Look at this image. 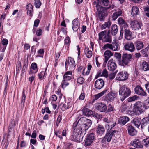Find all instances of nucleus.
I'll return each mask as SVG.
<instances>
[{
	"mask_svg": "<svg viewBox=\"0 0 149 149\" xmlns=\"http://www.w3.org/2000/svg\"><path fill=\"white\" fill-rule=\"evenodd\" d=\"M120 100L122 102L131 95L130 88L125 85L120 86L118 91Z\"/></svg>",
	"mask_w": 149,
	"mask_h": 149,
	"instance_id": "1",
	"label": "nucleus"
},
{
	"mask_svg": "<svg viewBox=\"0 0 149 149\" xmlns=\"http://www.w3.org/2000/svg\"><path fill=\"white\" fill-rule=\"evenodd\" d=\"M84 131L83 132L82 129H74L72 131V135L70 137L71 139L76 142H80L82 141Z\"/></svg>",
	"mask_w": 149,
	"mask_h": 149,
	"instance_id": "2",
	"label": "nucleus"
},
{
	"mask_svg": "<svg viewBox=\"0 0 149 149\" xmlns=\"http://www.w3.org/2000/svg\"><path fill=\"white\" fill-rule=\"evenodd\" d=\"M78 124L80 125V127L81 128L82 130L86 131L91 126L92 122L90 119L85 117H82L78 121Z\"/></svg>",
	"mask_w": 149,
	"mask_h": 149,
	"instance_id": "3",
	"label": "nucleus"
},
{
	"mask_svg": "<svg viewBox=\"0 0 149 149\" xmlns=\"http://www.w3.org/2000/svg\"><path fill=\"white\" fill-rule=\"evenodd\" d=\"M132 58V55L131 54L123 53L122 56V59L119 61L118 63L123 66L127 65L131 61Z\"/></svg>",
	"mask_w": 149,
	"mask_h": 149,
	"instance_id": "4",
	"label": "nucleus"
},
{
	"mask_svg": "<svg viewBox=\"0 0 149 149\" xmlns=\"http://www.w3.org/2000/svg\"><path fill=\"white\" fill-rule=\"evenodd\" d=\"M118 136V131L114 130L112 131H107L105 136L104 137V138L108 142L110 141L112 137L113 136L117 137Z\"/></svg>",
	"mask_w": 149,
	"mask_h": 149,
	"instance_id": "5",
	"label": "nucleus"
},
{
	"mask_svg": "<svg viewBox=\"0 0 149 149\" xmlns=\"http://www.w3.org/2000/svg\"><path fill=\"white\" fill-rule=\"evenodd\" d=\"M93 3L94 5H95V6L96 8V9L98 13H105L106 12V10L107 9H112L114 8V5L112 4L110 5L108 7H107V8H106L105 7L100 6V5L96 2H94Z\"/></svg>",
	"mask_w": 149,
	"mask_h": 149,
	"instance_id": "6",
	"label": "nucleus"
},
{
	"mask_svg": "<svg viewBox=\"0 0 149 149\" xmlns=\"http://www.w3.org/2000/svg\"><path fill=\"white\" fill-rule=\"evenodd\" d=\"M144 108L143 103L141 102H137L135 103L134 110L136 114L139 115L144 111Z\"/></svg>",
	"mask_w": 149,
	"mask_h": 149,
	"instance_id": "7",
	"label": "nucleus"
},
{
	"mask_svg": "<svg viewBox=\"0 0 149 149\" xmlns=\"http://www.w3.org/2000/svg\"><path fill=\"white\" fill-rule=\"evenodd\" d=\"M65 65L66 68L74 69L76 65L74 59L71 57H68L65 62Z\"/></svg>",
	"mask_w": 149,
	"mask_h": 149,
	"instance_id": "8",
	"label": "nucleus"
},
{
	"mask_svg": "<svg viewBox=\"0 0 149 149\" xmlns=\"http://www.w3.org/2000/svg\"><path fill=\"white\" fill-rule=\"evenodd\" d=\"M130 25L132 29L134 30H139L143 26L141 22L136 20L132 21Z\"/></svg>",
	"mask_w": 149,
	"mask_h": 149,
	"instance_id": "9",
	"label": "nucleus"
},
{
	"mask_svg": "<svg viewBox=\"0 0 149 149\" xmlns=\"http://www.w3.org/2000/svg\"><path fill=\"white\" fill-rule=\"evenodd\" d=\"M95 135L93 133L88 134L86 136L85 143L86 146H89L93 142L95 138Z\"/></svg>",
	"mask_w": 149,
	"mask_h": 149,
	"instance_id": "10",
	"label": "nucleus"
},
{
	"mask_svg": "<svg viewBox=\"0 0 149 149\" xmlns=\"http://www.w3.org/2000/svg\"><path fill=\"white\" fill-rule=\"evenodd\" d=\"M124 49L130 52H133L135 49V47L133 43L130 42H125L123 44Z\"/></svg>",
	"mask_w": 149,
	"mask_h": 149,
	"instance_id": "11",
	"label": "nucleus"
},
{
	"mask_svg": "<svg viewBox=\"0 0 149 149\" xmlns=\"http://www.w3.org/2000/svg\"><path fill=\"white\" fill-rule=\"evenodd\" d=\"M128 75L127 72H120L116 75V79L118 81H124L127 79Z\"/></svg>",
	"mask_w": 149,
	"mask_h": 149,
	"instance_id": "12",
	"label": "nucleus"
},
{
	"mask_svg": "<svg viewBox=\"0 0 149 149\" xmlns=\"http://www.w3.org/2000/svg\"><path fill=\"white\" fill-rule=\"evenodd\" d=\"M103 120L107 124V125L109 127H111V129L116 124V122L115 119H110L109 120L106 118H104L103 119Z\"/></svg>",
	"mask_w": 149,
	"mask_h": 149,
	"instance_id": "13",
	"label": "nucleus"
},
{
	"mask_svg": "<svg viewBox=\"0 0 149 149\" xmlns=\"http://www.w3.org/2000/svg\"><path fill=\"white\" fill-rule=\"evenodd\" d=\"M104 84L103 80L102 79H99L96 81L94 86L96 89H100L103 87Z\"/></svg>",
	"mask_w": 149,
	"mask_h": 149,
	"instance_id": "14",
	"label": "nucleus"
},
{
	"mask_svg": "<svg viewBox=\"0 0 149 149\" xmlns=\"http://www.w3.org/2000/svg\"><path fill=\"white\" fill-rule=\"evenodd\" d=\"M127 129L128 134L130 135L133 136L136 134L137 131L132 125H127Z\"/></svg>",
	"mask_w": 149,
	"mask_h": 149,
	"instance_id": "15",
	"label": "nucleus"
},
{
	"mask_svg": "<svg viewBox=\"0 0 149 149\" xmlns=\"http://www.w3.org/2000/svg\"><path fill=\"white\" fill-rule=\"evenodd\" d=\"M135 91L136 93L137 94L143 96H146L147 95L146 92L140 86H137L135 89Z\"/></svg>",
	"mask_w": 149,
	"mask_h": 149,
	"instance_id": "16",
	"label": "nucleus"
},
{
	"mask_svg": "<svg viewBox=\"0 0 149 149\" xmlns=\"http://www.w3.org/2000/svg\"><path fill=\"white\" fill-rule=\"evenodd\" d=\"M96 109L100 112H104L107 111V107L105 104L100 103L97 105Z\"/></svg>",
	"mask_w": 149,
	"mask_h": 149,
	"instance_id": "17",
	"label": "nucleus"
},
{
	"mask_svg": "<svg viewBox=\"0 0 149 149\" xmlns=\"http://www.w3.org/2000/svg\"><path fill=\"white\" fill-rule=\"evenodd\" d=\"M72 28L74 31H77L79 27L80 24L78 18L73 20L72 22Z\"/></svg>",
	"mask_w": 149,
	"mask_h": 149,
	"instance_id": "18",
	"label": "nucleus"
},
{
	"mask_svg": "<svg viewBox=\"0 0 149 149\" xmlns=\"http://www.w3.org/2000/svg\"><path fill=\"white\" fill-rule=\"evenodd\" d=\"M105 129L102 125H99L96 129V132L97 135L102 136L105 132Z\"/></svg>",
	"mask_w": 149,
	"mask_h": 149,
	"instance_id": "19",
	"label": "nucleus"
},
{
	"mask_svg": "<svg viewBox=\"0 0 149 149\" xmlns=\"http://www.w3.org/2000/svg\"><path fill=\"white\" fill-rule=\"evenodd\" d=\"M107 66L109 70L112 71L115 70L117 67L116 64L112 60L108 61Z\"/></svg>",
	"mask_w": 149,
	"mask_h": 149,
	"instance_id": "20",
	"label": "nucleus"
},
{
	"mask_svg": "<svg viewBox=\"0 0 149 149\" xmlns=\"http://www.w3.org/2000/svg\"><path fill=\"white\" fill-rule=\"evenodd\" d=\"M104 62L106 63L109 59L113 56V53L109 50H107L104 53Z\"/></svg>",
	"mask_w": 149,
	"mask_h": 149,
	"instance_id": "21",
	"label": "nucleus"
},
{
	"mask_svg": "<svg viewBox=\"0 0 149 149\" xmlns=\"http://www.w3.org/2000/svg\"><path fill=\"white\" fill-rule=\"evenodd\" d=\"M130 120L129 118L127 116H123L118 119V123L123 125H125L126 123Z\"/></svg>",
	"mask_w": 149,
	"mask_h": 149,
	"instance_id": "22",
	"label": "nucleus"
},
{
	"mask_svg": "<svg viewBox=\"0 0 149 149\" xmlns=\"http://www.w3.org/2000/svg\"><path fill=\"white\" fill-rule=\"evenodd\" d=\"M72 78V72L68 71L66 72L63 76V79L64 81H70Z\"/></svg>",
	"mask_w": 149,
	"mask_h": 149,
	"instance_id": "23",
	"label": "nucleus"
},
{
	"mask_svg": "<svg viewBox=\"0 0 149 149\" xmlns=\"http://www.w3.org/2000/svg\"><path fill=\"white\" fill-rule=\"evenodd\" d=\"M118 23L120 26L123 27L124 28H127L128 27V24L121 17L118 19Z\"/></svg>",
	"mask_w": 149,
	"mask_h": 149,
	"instance_id": "24",
	"label": "nucleus"
},
{
	"mask_svg": "<svg viewBox=\"0 0 149 149\" xmlns=\"http://www.w3.org/2000/svg\"><path fill=\"white\" fill-rule=\"evenodd\" d=\"M72 103L70 102L65 103H62L60 105V107L63 111H64L66 109L70 108L72 106Z\"/></svg>",
	"mask_w": 149,
	"mask_h": 149,
	"instance_id": "25",
	"label": "nucleus"
},
{
	"mask_svg": "<svg viewBox=\"0 0 149 149\" xmlns=\"http://www.w3.org/2000/svg\"><path fill=\"white\" fill-rule=\"evenodd\" d=\"M134 45L136 49L138 50H140L143 47V42L139 40H137L134 42Z\"/></svg>",
	"mask_w": 149,
	"mask_h": 149,
	"instance_id": "26",
	"label": "nucleus"
},
{
	"mask_svg": "<svg viewBox=\"0 0 149 149\" xmlns=\"http://www.w3.org/2000/svg\"><path fill=\"white\" fill-rule=\"evenodd\" d=\"M116 96V93L111 92L108 93L106 96V98L107 100L109 101H113L114 98Z\"/></svg>",
	"mask_w": 149,
	"mask_h": 149,
	"instance_id": "27",
	"label": "nucleus"
},
{
	"mask_svg": "<svg viewBox=\"0 0 149 149\" xmlns=\"http://www.w3.org/2000/svg\"><path fill=\"white\" fill-rule=\"evenodd\" d=\"M125 36L126 39L130 40L132 38V32L128 29L126 28L124 30Z\"/></svg>",
	"mask_w": 149,
	"mask_h": 149,
	"instance_id": "28",
	"label": "nucleus"
},
{
	"mask_svg": "<svg viewBox=\"0 0 149 149\" xmlns=\"http://www.w3.org/2000/svg\"><path fill=\"white\" fill-rule=\"evenodd\" d=\"M109 31L107 35L103 37V41L105 42L111 43L112 42V37L109 35Z\"/></svg>",
	"mask_w": 149,
	"mask_h": 149,
	"instance_id": "29",
	"label": "nucleus"
},
{
	"mask_svg": "<svg viewBox=\"0 0 149 149\" xmlns=\"http://www.w3.org/2000/svg\"><path fill=\"white\" fill-rule=\"evenodd\" d=\"M131 15L134 17H135L136 15H139V11L138 8L136 6H133L132 8Z\"/></svg>",
	"mask_w": 149,
	"mask_h": 149,
	"instance_id": "30",
	"label": "nucleus"
},
{
	"mask_svg": "<svg viewBox=\"0 0 149 149\" xmlns=\"http://www.w3.org/2000/svg\"><path fill=\"white\" fill-rule=\"evenodd\" d=\"M26 8L27 10L28 15L29 16H32L33 13V10L32 4L30 3L29 4L26 6Z\"/></svg>",
	"mask_w": 149,
	"mask_h": 149,
	"instance_id": "31",
	"label": "nucleus"
},
{
	"mask_svg": "<svg viewBox=\"0 0 149 149\" xmlns=\"http://www.w3.org/2000/svg\"><path fill=\"white\" fill-rule=\"evenodd\" d=\"M132 144L134 147L137 148H141L142 146L139 140L137 139H134Z\"/></svg>",
	"mask_w": 149,
	"mask_h": 149,
	"instance_id": "32",
	"label": "nucleus"
},
{
	"mask_svg": "<svg viewBox=\"0 0 149 149\" xmlns=\"http://www.w3.org/2000/svg\"><path fill=\"white\" fill-rule=\"evenodd\" d=\"M84 114L86 116H89L93 114V112L86 108H84L82 110Z\"/></svg>",
	"mask_w": 149,
	"mask_h": 149,
	"instance_id": "33",
	"label": "nucleus"
},
{
	"mask_svg": "<svg viewBox=\"0 0 149 149\" xmlns=\"http://www.w3.org/2000/svg\"><path fill=\"white\" fill-rule=\"evenodd\" d=\"M141 123L140 120L138 118H134L132 121V123L138 128L139 127L141 124Z\"/></svg>",
	"mask_w": 149,
	"mask_h": 149,
	"instance_id": "34",
	"label": "nucleus"
},
{
	"mask_svg": "<svg viewBox=\"0 0 149 149\" xmlns=\"http://www.w3.org/2000/svg\"><path fill=\"white\" fill-rule=\"evenodd\" d=\"M149 49L148 47H147L141 51L140 52L142 56L144 57L148 56V51Z\"/></svg>",
	"mask_w": 149,
	"mask_h": 149,
	"instance_id": "35",
	"label": "nucleus"
},
{
	"mask_svg": "<svg viewBox=\"0 0 149 149\" xmlns=\"http://www.w3.org/2000/svg\"><path fill=\"white\" fill-rule=\"evenodd\" d=\"M111 47V50L114 51H117L119 49L118 44L116 42L112 43Z\"/></svg>",
	"mask_w": 149,
	"mask_h": 149,
	"instance_id": "36",
	"label": "nucleus"
},
{
	"mask_svg": "<svg viewBox=\"0 0 149 149\" xmlns=\"http://www.w3.org/2000/svg\"><path fill=\"white\" fill-rule=\"evenodd\" d=\"M118 32V28L117 26L115 24L113 25L111 27V33L112 35L115 36Z\"/></svg>",
	"mask_w": 149,
	"mask_h": 149,
	"instance_id": "37",
	"label": "nucleus"
},
{
	"mask_svg": "<svg viewBox=\"0 0 149 149\" xmlns=\"http://www.w3.org/2000/svg\"><path fill=\"white\" fill-rule=\"evenodd\" d=\"M143 69L144 71L149 70V63L143 61L142 62Z\"/></svg>",
	"mask_w": 149,
	"mask_h": 149,
	"instance_id": "38",
	"label": "nucleus"
},
{
	"mask_svg": "<svg viewBox=\"0 0 149 149\" xmlns=\"http://www.w3.org/2000/svg\"><path fill=\"white\" fill-rule=\"evenodd\" d=\"M88 47H86L85 49V52L86 56L88 58H89L92 56V53L91 51H88Z\"/></svg>",
	"mask_w": 149,
	"mask_h": 149,
	"instance_id": "39",
	"label": "nucleus"
},
{
	"mask_svg": "<svg viewBox=\"0 0 149 149\" xmlns=\"http://www.w3.org/2000/svg\"><path fill=\"white\" fill-rule=\"evenodd\" d=\"M111 24V23L110 21L106 22L102 25L101 28L102 29H104L107 28H109L110 27Z\"/></svg>",
	"mask_w": 149,
	"mask_h": 149,
	"instance_id": "40",
	"label": "nucleus"
},
{
	"mask_svg": "<svg viewBox=\"0 0 149 149\" xmlns=\"http://www.w3.org/2000/svg\"><path fill=\"white\" fill-rule=\"evenodd\" d=\"M107 89H105L103 91L99 93L97 95H96L94 96L95 100H97L100 97L102 96L104 94L106 93L107 91Z\"/></svg>",
	"mask_w": 149,
	"mask_h": 149,
	"instance_id": "41",
	"label": "nucleus"
},
{
	"mask_svg": "<svg viewBox=\"0 0 149 149\" xmlns=\"http://www.w3.org/2000/svg\"><path fill=\"white\" fill-rule=\"evenodd\" d=\"M106 33L107 31L106 30L100 32L98 34L99 40H102L104 36L106 35Z\"/></svg>",
	"mask_w": 149,
	"mask_h": 149,
	"instance_id": "42",
	"label": "nucleus"
},
{
	"mask_svg": "<svg viewBox=\"0 0 149 149\" xmlns=\"http://www.w3.org/2000/svg\"><path fill=\"white\" fill-rule=\"evenodd\" d=\"M143 104V106L145 109H147L149 108V97L146 100Z\"/></svg>",
	"mask_w": 149,
	"mask_h": 149,
	"instance_id": "43",
	"label": "nucleus"
},
{
	"mask_svg": "<svg viewBox=\"0 0 149 149\" xmlns=\"http://www.w3.org/2000/svg\"><path fill=\"white\" fill-rule=\"evenodd\" d=\"M139 97L136 95H134L132 97H130L128 99V101L129 102H131L137 100Z\"/></svg>",
	"mask_w": 149,
	"mask_h": 149,
	"instance_id": "44",
	"label": "nucleus"
},
{
	"mask_svg": "<svg viewBox=\"0 0 149 149\" xmlns=\"http://www.w3.org/2000/svg\"><path fill=\"white\" fill-rule=\"evenodd\" d=\"M25 98L26 95L25 93V91L24 90L22 92L21 102V104H22L23 105H24V104L25 102Z\"/></svg>",
	"mask_w": 149,
	"mask_h": 149,
	"instance_id": "45",
	"label": "nucleus"
},
{
	"mask_svg": "<svg viewBox=\"0 0 149 149\" xmlns=\"http://www.w3.org/2000/svg\"><path fill=\"white\" fill-rule=\"evenodd\" d=\"M98 15L99 20L100 21H103L104 19L105 13H98Z\"/></svg>",
	"mask_w": 149,
	"mask_h": 149,
	"instance_id": "46",
	"label": "nucleus"
},
{
	"mask_svg": "<svg viewBox=\"0 0 149 149\" xmlns=\"http://www.w3.org/2000/svg\"><path fill=\"white\" fill-rule=\"evenodd\" d=\"M68 81H64V79H63L61 85V86L64 89L67 86L69 85V83L67 82Z\"/></svg>",
	"mask_w": 149,
	"mask_h": 149,
	"instance_id": "47",
	"label": "nucleus"
},
{
	"mask_svg": "<svg viewBox=\"0 0 149 149\" xmlns=\"http://www.w3.org/2000/svg\"><path fill=\"white\" fill-rule=\"evenodd\" d=\"M34 5L37 8H39L40 6L41 3L39 0H34Z\"/></svg>",
	"mask_w": 149,
	"mask_h": 149,
	"instance_id": "48",
	"label": "nucleus"
},
{
	"mask_svg": "<svg viewBox=\"0 0 149 149\" xmlns=\"http://www.w3.org/2000/svg\"><path fill=\"white\" fill-rule=\"evenodd\" d=\"M73 128L72 129L73 130L74 129H82L80 127V125L78 124V121L77 122H75L73 123Z\"/></svg>",
	"mask_w": 149,
	"mask_h": 149,
	"instance_id": "49",
	"label": "nucleus"
},
{
	"mask_svg": "<svg viewBox=\"0 0 149 149\" xmlns=\"http://www.w3.org/2000/svg\"><path fill=\"white\" fill-rule=\"evenodd\" d=\"M111 44L109 43L105 44L102 47L103 50H106L107 49L111 50Z\"/></svg>",
	"mask_w": 149,
	"mask_h": 149,
	"instance_id": "50",
	"label": "nucleus"
},
{
	"mask_svg": "<svg viewBox=\"0 0 149 149\" xmlns=\"http://www.w3.org/2000/svg\"><path fill=\"white\" fill-rule=\"evenodd\" d=\"M114 107L110 104H109L107 106V112H111L113 111Z\"/></svg>",
	"mask_w": 149,
	"mask_h": 149,
	"instance_id": "51",
	"label": "nucleus"
},
{
	"mask_svg": "<svg viewBox=\"0 0 149 149\" xmlns=\"http://www.w3.org/2000/svg\"><path fill=\"white\" fill-rule=\"evenodd\" d=\"M144 145L146 147L149 146V137L143 140Z\"/></svg>",
	"mask_w": 149,
	"mask_h": 149,
	"instance_id": "52",
	"label": "nucleus"
},
{
	"mask_svg": "<svg viewBox=\"0 0 149 149\" xmlns=\"http://www.w3.org/2000/svg\"><path fill=\"white\" fill-rule=\"evenodd\" d=\"M31 68L35 70V72H37L38 71V69L37 68V64L36 63H33L31 65Z\"/></svg>",
	"mask_w": 149,
	"mask_h": 149,
	"instance_id": "53",
	"label": "nucleus"
},
{
	"mask_svg": "<svg viewBox=\"0 0 149 149\" xmlns=\"http://www.w3.org/2000/svg\"><path fill=\"white\" fill-rule=\"evenodd\" d=\"M147 124V119L144 118L142 120V121L141 123V126L142 127L146 125Z\"/></svg>",
	"mask_w": 149,
	"mask_h": 149,
	"instance_id": "54",
	"label": "nucleus"
},
{
	"mask_svg": "<svg viewBox=\"0 0 149 149\" xmlns=\"http://www.w3.org/2000/svg\"><path fill=\"white\" fill-rule=\"evenodd\" d=\"M101 2L102 4L105 6H107L109 4V0H101Z\"/></svg>",
	"mask_w": 149,
	"mask_h": 149,
	"instance_id": "55",
	"label": "nucleus"
},
{
	"mask_svg": "<svg viewBox=\"0 0 149 149\" xmlns=\"http://www.w3.org/2000/svg\"><path fill=\"white\" fill-rule=\"evenodd\" d=\"M121 111L123 112H124L127 110V107L125 104L123 103L121 106Z\"/></svg>",
	"mask_w": 149,
	"mask_h": 149,
	"instance_id": "56",
	"label": "nucleus"
},
{
	"mask_svg": "<svg viewBox=\"0 0 149 149\" xmlns=\"http://www.w3.org/2000/svg\"><path fill=\"white\" fill-rule=\"evenodd\" d=\"M115 56L118 61H119L121 60V55L120 53H115Z\"/></svg>",
	"mask_w": 149,
	"mask_h": 149,
	"instance_id": "57",
	"label": "nucleus"
},
{
	"mask_svg": "<svg viewBox=\"0 0 149 149\" xmlns=\"http://www.w3.org/2000/svg\"><path fill=\"white\" fill-rule=\"evenodd\" d=\"M84 82V79L82 77H79L77 79V83L80 84H82Z\"/></svg>",
	"mask_w": 149,
	"mask_h": 149,
	"instance_id": "58",
	"label": "nucleus"
},
{
	"mask_svg": "<svg viewBox=\"0 0 149 149\" xmlns=\"http://www.w3.org/2000/svg\"><path fill=\"white\" fill-rule=\"evenodd\" d=\"M45 71H42L38 74L39 78L40 79L43 77V78L45 74Z\"/></svg>",
	"mask_w": 149,
	"mask_h": 149,
	"instance_id": "59",
	"label": "nucleus"
},
{
	"mask_svg": "<svg viewBox=\"0 0 149 149\" xmlns=\"http://www.w3.org/2000/svg\"><path fill=\"white\" fill-rule=\"evenodd\" d=\"M102 75L105 77H107L108 75V72L106 69H104L103 70Z\"/></svg>",
	"mask_w": 149,
	"mask_h": 149,
	"instance_id": "60",
	"label": "nucleus"
},
{
	"mask_svg": "<svg viewBox=\"0 0 149 149\" xmlns=\"http://www.w3.org/2000/svg\"><path fill=\"white\" fill-rule=\"evenodd\" d=\"M65 43L66 45H69L70 42V38L68 37L65 38Z\"/></svg>",
	"mask_w": 149,
	"mask_h": 149,
	"instance_id": "61",
	"label": "nucleus"
},
{
	"mask_svg": "<svg viewBox=\"0 0 149 149\" xmlns=\"http://www.w3.org/2000/svg\"><path fill=\"white\" fill-rule=\"evenodd\" d=\"M14 121L11 122L9 126V131L11 132V130H12L14 126Z\"/></svg>",
	"mask_w": 149,
	"mask_h": 149,
	"instance_id": "62",
	"label": "nucleus"
},
{
	"mask_svg": "<svg viewBox=\"0 0 149 149\" xmlns=\"http://www.w3.org/2000/svg\"><path fill=\"white\" fill-rule=\"evenodd\" d=\"M42 33V31L41 29H39L37 30L36 32V34L38 36H40Z\"/></svg>",
	"mask_w": 149,
	"mask_h": 149,
	"instance_id": "63",
	"label": "nucleus"
},
{
	"mask_svg": "<svg viewBox=\"0 0 149 149\" xmlns=\"http://www.w3.org/2000/svg\"><path fill=\"white\" fill-rule=\"evenodd\" d=\"M2 44L4 45H7L8 42V40L6 39H4L2 41Z\"/></svg>",
	"mask_w": 149,
	"mask_h": 149,
	"instance_id": "64",
	"label": "nucleus"
}]
</instances>
